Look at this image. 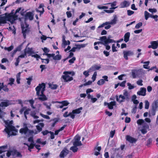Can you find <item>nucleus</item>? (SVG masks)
Segmentation results:
<instances>
[{
  "instance_id": "nucleus-22",
  "label": "nucleus",
  "mask_w": 158,
  "mask_h": 158,
  "mask_svg": "<svg viewBox=\"0 0 158 158\" xmlns=\"http://www.w3.org/2000/svg\"><path fill=\"white\" fill-rule=\"evenodd\" d=\"M57 102L60 103V104L57 106V107L60 108H62L64 106H67L69 103L67 102V101H64L63 102Z\"/></svg>"
},
{
  "instance_id": "nucleus-55",
  "label": "nucleus",
  "mask_w": 158,
  "mask_h": 158,
  "mask_svg": "<svg viewBox=\"0 0 158 158\" xmlns=\"http://www.w3.org/2000/svg\"><path fill=\"white\" fill-rule=\"evenodd\" d=\"M142 25V23H139L137 24L135 26V28L136 29H139L140 27Z\"/></svg>"
},
{
  "instance_id": "nucleus-21",
  "label": "nucleus",
  "mask_w": 158,
  "mask_h": 158,
  "mask_svg": "<svg viewBox=\"0 0 158 158\" xmlns=\"http://www.w3.org/2000/svg\"><path fill=\"white\" fill-rule=\"evenodd\" d=\"M146 89L144 88H141L140 90L137 92V94L139 95L144 96L146 95Z\"/></svg>"
},
{
  "instance_id": "nucleus-41",
  "label": "nucleus",
  "mask_w": 158,
  "mask_h": 158,
  "mask_svg": "<svg viewBox=\"0 0 158 158\" xmlns=\"http://www.w3.org/2000/svg\"><path fill=\"white\" fill-rule=\"evenodd\" d=\"M9 29L12 31V33L15 34L16 33L15 29L14 27V26L13 25L12 27L11 26L9 27Z\"/></svg>"
},
{
  "instance_id": "nucleus-10",
  "label": "nucleus",
  "mask_w": 158,
  "mask_h": 158,
  "mask_svg": "<svg viewBox=\"0 0 158 158\" xmlns=\"http://www.w3.org/2000/svg\"><path fill=\"white\" fill-rule=\"evenodd\" d=\"M80 137L79 135H76L73 140V145L77 146H80L82 145L81 141H80Z\"/></svg>"
},
{
  "instance_id": "nucleus-35",
  "label": "nucleus",
  "mask_w": 158,
  "mask_h": 158,
  "mask_svg": "<svg viewBox=\"0 0 158 158\" xmlns=\"http://www.w3.org/2000/svg\"><path fill=\"white\" fill-rule=\"evenodd\" d=\"M7 146H2L0 148V158H3V156H5L4 155H1V154L5 151L4 150H3V149L6 148Z\"/></svg>"
},
{
  "instance_id": "nucleus-29",
  "label": "nucleus",
  "mask_w": 158,
  "mask_h": 158,
  "mask_svg": "<svg viewBox=\"0 0 158 158\" xmlns=\"http://www.w3.org/2000/svg\"><path fill=\"white\" fill-rule=\"evenodd\" d=\"M44 125L43 123H40L36 126L38 131H36L38 133L42 130V128L44 127Z\"/></svg>"
},
{
  "instance_id": "nucleus-18",
  "label": "nucleus",
  "mask_w": 158,
  "mask_h": 158,
  "mask_svg": "<svg viewBox=\"0 0 158 158\" xmlns=\"http://www.w3.org/2000/svg\"><path fill=\"white\" fill-rule=\"evenodd\" d=\"M26 57V54L24 52V53L19 56L16 59V61L15 63V65L16 66H17L19 65V63L20 60V58H24Z\"/></svg>"
},
{
  "instance_id": "nucleus-36",
  "label": "nucleus",
  "mask_w": 158,
  "mask_h": 158,
  "mask_svg": "<svg viewBox=\"0 0 158 158\" xmlns=\"http://www.w3.org/2000/svg\"><path fill=\"white\" fill-rule=\"evenodd\" d=\"M92 71L90 68L88 70L83 72V74L85 76V77H87L89 75V73L92 72Z\"/></svg>"
},
{
  "instance_id": "nucleus-46",
  "label": "nucleus",
  "mask_w": 158,
  "mask_h": 158,
  "mask_svg": "<svg viewBox=\"0 0 158 158\" xmlns=\"http://www.w3.org/2000/svg\"><path fill=\"white\" fill-rule=\"evenodd\" d=\"M149 103L147 100L145 101V109H148L149 108Z\"/></svg>"
},
{
  "instance_id": "nucleus-23",
  "label": "nucleus",
  "mask_w": 158,
  "mask_h": 158,
  "mask_svg": "<svg viewBox=\"0 0 158 158\" xmlns=\"http://www.w3.org/2000/svg\"><path fill=\"white\" fill-rule=\"evenodd\" d=\"M69 151L66 148H64L60 152V157H64L66 156L68 153Z\"/></svg>"
},
{
  "instance_id": "nucleus-8",
  "label": "nucleus",
  "mask_w": 158,
  "mask_h": 158,
  "mask_svg": "<svg viewBox=\"0 0 158 158\" xmlns=\"http://www.w3.org/2000/svg\"><path fill=\"white\" fill-rule=\"evenodd\" d=\"M99 40H101L102 44L103 45H106L109 43H115V41L113 40L107 39L106 36H103L99 38Z\"/></svg>"
},
{
  "instance_id": "nucleus-64",
  "label": "nucleus",
  "mask_w": 158,
  "mask_h": 158,
  "mask_svg": "<svg viewBox=\"0 0 158 158\" xmlns=\"http://www.w3.org/2000/svg\"><path fill=\"white\" fill-rule=\"evenodd\" d=\"M127 15L129 16H130L134 14V11L130 10H128L127 11Z\"/></svg>"
},
{
  "instance_id": "nucleus-24",
  "label": "nucleus",
  "mask_w": 158,
  "mask_h": 158,
  "mask_svg": "<svg viewBox=\"0 0 158 158\" xmlns=\"http://www.w3.org/2000/svg\"><path fill=\"white\" fill-rule=\"evenodd\" d=\"M44 5L42 4H40L39 7L38 9L36 10V11L37 12L40 13V15L43 14L44 12V8H43Z\"/></svg>"
},
{
  "instance_id": "nucleus-28",
  "label": "nucleus",
  "mask_w": 158,
  "mask_h": 158,
  "mask_svg": "<svg viewBox=\"0 0 158 158\" xmlns=\"http://www.w3.org/2000/svg\"><path fill=\"white\" fill-rule=\"evenodd\" d=\"M129 3L127 1H124L122 2L120 4L121 8H125L129 6Z\"/></svg>"
},
{
  "instance_id": "nucleus-44",
  "label": "nucleus",
  "mask_w": 158,
  "mask_h": 158,
  "mask_svg": "<svg viewBox=\"0 0 158 158\" xmlns=\"http://www.w3.org/2000/svg\"><path fill=\"white\" fill-rule=\"evenodd\" d=\"M21 73L19 72L18 73L16 76V78H17V82L18 84H19L20 83V76Z\"/></svg>"
},
{
  "instance_id": "nucleus-3",
  "label": "nucleus",
  "mask_w": 158,
  "mask_h": 158,
  "mask_svg": "<svg viewBox=\"0 0 158 158\" xmlns=\"http://www.w3.org/2000/svg\"><path fill=\"white\" fill-rule=\"evenodd\" d=\"M31 126V125L27 123H24L23 124V128L19 130V132L22 135H27L28 134L30 135H33L37 134L38 132L36 130L32 131L29 130L28 127Z\"/></svg>"
},
{
  "instance_id": "nucleus-49",
  "label": "nucleus",
  "mask_w": 158,
  "mask_h": 158,
  "mask_svg": "<svg viewBox=\"0 0 158 158\" xmlns=\"http://www.w3.org/2000/svg\"><path fill=\"white\" fill-rule=\"evenodd\" d=\"M13 48H14L13 46L11 45V46H10V47H8V48L5 47L4 49L5 50H7L9 52V51H11L13 49Z\"/></svg>"
},
{
  "instance_id": "nucleus-19",
  "label": "nucleus",
  "mask_w": 158,
  "mask_h": 158,
  "mask_svg": "<svg viewBox=\"0 0 158 158\" xmlns=\"http://www.w3.org/2000/svg\"><path fill=\"white\" fill-rule=\"evenodd\" d=\"M34 14L33 12H28L25 15V18L26 19H29L30 20H32L33 19Z\"/></svg>"
},
{
  "instance_id": "nucleus-37",
  "label": "nucleus",
  "mask_w": 158,
  "mask_h": 158,
  "mask_svg": "<svg viewBox=\"0 0 158 158\" xmlns=\"http://www.w3.org/2000/svg\"><path fill=\"white\" fill-rule=\"evenodd\" d=\"M150 63V61H148L146 62H145L144 63H143L144 64H145L143 65V67L145 69H149V66H148V65Z\"/></svg>"
},
{
  "instance_id": "nucleus-58",
  "label": "nucleus",
  "mask_w": 158,
  "mask_h": 158,
  "mask_svg": "<svg viewBox=\"0 0 158 158\" xmlns=\"http://www.w3.org/2000/svg\"><path fill=\"white\" fill-rule=\"evenodd\" d=\"M71 113H70L69 114H68V112H65L63 114V116L64 117H67L69 116H70L71 117V115L70 114Z\"/></svg>"
},
{
  "instance_id": "nucleus-40",
  "label": "nucleus",
  "mask_w": 158,
  "mask_h": 158,
  "mask_svg": "<svg viewBox=\"0 0 158 158\" xmlns=\"http://www.w3.org/2000/svg\"><path fill=\"white\" fill-rule=\"evenodd\" d=\"M77 146L76 145H73L70 148V150L72 151L73 152H76L78 150Z\"/></svg>"
},
{
  "instance_id": "nucleus-53",
  "label": "nucleus",
  "mask_w": 158,
  "mask_h": 158,
  "mask_svg": "<svg viewBox=\"0 0 158 158\" xmlns=\"http://www.w3.org/2000/svg\"><path fill=\"white\" fill-rule=\"evenodd\" d=\"M116 47L115 46V44H113L112 46V49L113 52L117 51V50L116 49Z\"/></svg>"
},
{
  "instance_id": "nucleus-31",
  "label": "nucleus",
  "mask_w": 158,
  "mask_h": 158,
  "mask_svg": "<svg viewBox=\"0 0 158 158\" xmlns=\"http://www.w3.org/2000/svg\"><path fill=\"white\" fill-rule=\"evenodd\" d=\"M130 35V34L129 32H127L124 35V41L125 42L127 43L129 40V38Z\"/></svg>"
},
{
  "instance_id": "nucleus-17",
  "label": "nucleus",
  "mask_w": 158,
  "mask_h": 158,
  "mask_svg": "<svg viewBox=\"0 0 158 158\" xmlns=\"http://www.w3.org/2000/svg\"><path fill=\"white\" fill-rule=\"evenodd\" d=\"M124 57L126 60H128V56L132 55L133 54V52L131 51H124L123 52Z\"/></svg>"
},
{
  "instance_id": "nucleus-4",
  "label": "nucleus",
  "mask_w": 158,
  "mask_h": 158,
  "mask_svg": "<svg viewBox=\"0 0 158 158\" xmlns=\"http://www.w3.org/2000/svg\"><path fill=\"white\" fill-rule=\"evenodd\" d=\"M137 123L138 125H142V128L139 127L140 131L142 134H146L147 132V129L149 128V126L145 122L144 120L143 119H139L137 121Z\"/></svg>"
},
{
  "instance_id": "nucleus-15",
  "label": "nucleus",
  "mask_w": 158,
  "mask_h": 158,
  "mask_svg": "<svg viewBox=\"0 0 158 158\" xmlns=\"http://www.w3.org/2000/svg\"><path fill=\"white\" fill-rule=\"evenodd\" d=\"M82 109V107H80L78 109L73 110L72 111L71 113L70 114L71 115V118L73 119L75 118V114H79L81 112V110Z\"/></svg>"
},
{
  "instance_id": "nucleus-48",
  "label": "nucleus",
  "mask_w": 158,
  "mask_h": 158,
  "mask_svg": "<svg viewBox=\"0 0 158 158\" xmlns=\"http://www.w3.org/2000/svg\"><path fill=\"white\" fill-rule=\"evenodd\" d=\"M30 111V110L29 109H27L25 110L24 112V116L26 119H27V116L26 115L28 114L29 113V111Z\"/></svg>"
},
{
  "instance_id": "nucleus-16",
  "label": "nucleus",
  "mask_w": 158,
  "mask_h": 158,
  "mask_svg": "<svg viewBox=\"0 0 158 158\" xmlns=\"http://www.w3.org/2000/svg\"><path fill=\"white\" fill-rule=\"evenodd\" d=\"M85 44L76 45L75 47L73 48L70 51L75 52L76 50H79L81 48L85 47Z\"/></svg>"
},
{
  "instance_id": "nucleus-60",
  "label": "nucleus",
  "mask_w": 158,
  "mask_h": 158,
  "mask_svg": "<svg viewBox=\"0 0 158 158\" xmlns=\"http://www.w3.org/2000/svg\"><path fill=\"white\" fill-rule=\"evenodd\" d=\"M49 134L50 135V138L51 139H53L54 138V134L53 132L51 131H49Z\"/></svg>"
},
{
  "instance_id": "nucleus-63",
  "label": "nucleus",
  "mask_w": 158,
  "mask_h": 158,
  "mask_svg": "<svg viewBox=\"0 0 158 158\" xmlns=\"http://www.w3.org/2000/svg\"><path fill=\"white\" fill-rule=\"evenodd\" d=\"M127 84L128 86V89H133L134 88V87L133 85H132L130 83H127Z\"/></svg>"
},
{
  "instance_id": "nucleus-56",
  "label": "nucleus",
  "mask_w": 158,
  "mask_h": 158,
  "mask_svg": "<svg viewBox=\"0 0 158 158\" xmlns=\"http://www.w3.org/2000/svg\"><path fill=\"white\" fill-rule=\"evenodd\" d=\"M29 102L30 103V104H31V107L33 108H35V107L33 105V104L34 103V100H29Z\"/></svg>"
},
{
  "instance_id": "nucleus-7",
  "label": "nucleus",
  "mask_w": 158,
  "mask_h": 158,
  "mask_svg": "<svg viewBox=\"0 0 158 158\" xmlns=\"http://www.w3.org/2000/svg\"><path fill=\"white\" fill-rule=\"evenodd\" d=\"M45 85L44 83H42L41 84H39L35 88L37 95H39L40 93H41V94H43L45 90Z\"/></svg>"
},
{
  "instance_id": "nucleus-13",
  "label": "nucleus",
  "mask_w": 158,
  "mask_h": 158,
  "mask_svg": "<svg viewBox=\"0 0 158 158\" xmlns=\"http://www.w3.org/2000/svg\"><path fill=\"white\" fill-rule=\"evenodd\" d=\"M26 25V27H24L23 25H21L22 32L24 38H26L27 34L28 33L29 31V29L28 27V26H27V25Z\"/></svg>"
},
{
  "instance_id": "nucleus-27",
  "label": "nucleus",
  "mask_w": 158,
  "mask_h": 158,
  "mask_svg": "<svg viewBox=\"0 0 158 158\" xmlns=\"http://www.w3.org/2000/svg\"><path fill=\"white\" fill-rule=\"evenodd\" d=\"M117 17L116 16H115L114 18V19L111 21L106 22V25H114L116 24L117 21Z\"/></svg>"
},
{
  "instance_id": "nucleus-1",
  "label": "nucleus",
  "mask_w": 158,
  "mask_h": 158,
  "mask_svg": "<svg viewBox=\"0 0 158 158\" xmlns=\"http://www.w3.org/2000/svg\"><path fill=\"white\" fill-rule=\"evenodd\" d=\"M20 13L22 15H24L23 9L20 7L16 10L15 13L14 14L12 13L8 14L6 13L0 16V24L5 23L9 22L12 24L17 20L18 18V13Z\"/></svg>"
},
{
  "instance_id": "nucleus-38",
  "label": "nucleus",
  "mask_w": 158,
  "mask_h": 158,
  "mask_svg": "<svg viewBox=\"0 0 158 158\" xmlns=\"http://www.w3.org/2000/svg\"><path fill=\"white\" fill-rule=\"evenodd\" d=\"M70 43V42L69 40L63 42H62V47L63 48H65L67 45H69Z\"/></svg>"
},
{
  "instance_id": "nucleus-59",
  "label": "nucleus",
  "mask_w": 158,
  "mask_h": 158,
  "mask_svg": "<svg viewBox=\"0 0 158 158\" xmlns=\"http://www.w3.org/2000/svg\"><path fill=\"white\" fill-rule=\"evenodd\" d=\"M31 115L34 118H38V117L35 115V112H31Z\"/></svg>"
},
{
  "instance_id": "nucleus-39",
  "label": "nucleus",
  "mask_w": 158,
  "mask_h": 158,
  "mask_svg": "<svg viewBox=\"0 0 158 158\" xmlns=\"http://www.w3.org/2000/svg\"><path fill=\"white\" fill-rule=\"evenodd\" d=\"M106 5H109V4H111V7L110 8V9H115L117 7H114L113 6H115L116 5V2H113L112 3H108L107 4H106Z\"/></svg>"
},
{
  "instance_id": "nucleus-52",
  "label": "nucleus",
  "mask_w": 158,
  "mask_h": 158,
  "mask_svg": "<svg viewBox=\"0 0 158 158\" xmlns=\"http://www.w3.org/2000/svg\"><path fill=\"white\" fill-rule=\"evenodd\" d=\"M43 51L44 52V53L43 54V55H46V54H48L47 53L49 52V50L47 48H44L43 49Z\"/></svg>"
},
{
  "instance_id": "nucleus-12",
  "label": "nucleus",
  "mask_w": 158,
  "mask_h": 158,
  "mask_svg": "<svg viewBox=\"0 0 158 158\" xmlns=\"http://www.w3.org/2000/svg\"><path fill=\"white\" fill-rule=\"evenodd\" d=\"M46 55L49 58L52 57L54 60H60L61 58V56L59 54L56 56H55L54 54H46Z\"/></svg>"
},
{
  "instance_id": "nucleus-20",
  "label": "nucleus",
  "mask_w": 158,
  "mask_h": 158,
  "mask_svg": "<svg viewBox=\"0 0 158 158\" xmlns=\"http://www.w3.org/2000/svg\"><path fill=\"white\" fill-rule=\"evenodd\" d=\"M116 100L119 102H124L126 98V97L122 95H120L119 96H116Z\"/></svg>"
},
{
  "instance_id": "nucleus-32",
  "label": "nucleus",
  "mask_w": 158,
  "mask_h": 158,
  "mask_svg": "<svg viewBox=\"0 0 158 158\" xmlns=\"http://www.w3.org/2000/svg\"><path fill=\"white\" fill-rule=\"evenodd\" d=\"M152 110L156 111L158 107V100L154 101L152 105Z\"/></svg>"
},
{
  "instance_id": "nucleus-61",
  "label": "nucleus",
  "mask_w": 158,
  "mask_h": 158,
  "mask_svg": "<svg viewBox=\"0 0 158 158\" xmlns=\"http://www.w3.org/2000/svg\"><path fill=\"white\" fill-rule=\"evenodd\" d=\"M53 121L54 122L52 123V127H54L55 125V124L58 121V119L57 118H55L53 119Z\"/></svg>"
},
{
  "instance_id": "nucleus-5",
  "label": "nucleus",
  "mask_w": 158,
  "mask_h": 158,
  "mask_svg": "<svg viewBox=\"0 0 158 158\" xmlns=\"http://www.w3.org/2000/svg\"><path fill=\"white\" fill-rule=\"evenodd\" d=\"M63 74L61 78L64 80V82H67L73 80L72 76L74 75V73L72 72L64 71Z\"/></svg>"
},
{
  "instance_id": "nucleus-62",
  "label": "nucleus",
  "mask_w": 158,
  "mask_h": 158,
  "mask_svg": "<svg viewBox=\"0 0 158 158\" xmlns=\"http://www.w3.org/2000/svg\"><path fill=\"white\" fill-rule=\"evenodd\" d=\"M126 82V81H122L121 83H119V85L122 87H124L125 85V84Z\"/></svg>"
},
{
  "instance_id": "nucleus-42",
  "label": "nucleus",
  "mask_w": 158,
  "mask_h": 158,
  "mask_svg": "<svg viewBox=\"0 0 158 158\" xmlns=\"http://www.w3.org/2000/svg\"><path fill=\"white\" fill-rule=\"evenodd\" d=\"M150 13L146 11H144V15L146 20H147L149 17Z\"/></svg>"
},
{
  "instance_id": "nucleus-57",
  "label": "nucleus",
  "mask_w": 158,
  "mask_h": 158,
  "mask_svg": "<svg viewBox=\"0 0 158 158\" xmlns=\"http://www.w3.org/2000/svg\"><path fill=\"white\" fill-rule=\"evenodd\" d=\"M40 115L42 117H43V118H46L47 119H50L49 117L47 115L44 114L42 113L40 114Z\"/></svg>"
},
{
  "instance_id": "nucleus-45",
  "label": "nucleus",
  "mask_w": 158,
  "mask_h": 158,
  "mask_svg": "<svg viewBox=\"0 0 158 158\" xmlns=\"http://www.w3.org/2000/svg\"><path fill=\"white\" fill-rule=\"evenodd\" d=\"M97 8L99 9H107L108 7L106 6H102L101 5H98L97 6Z\"/></svg>"
},
{
  "instance_id": "nucleus-2",
  "label": "nucleus",
  "mask_w": 158,
  "mask_h": 158,
  "mask_svg": "<svg viewBox=\"0 0 158 158\" xmlns=\"http://www.w3.org/2000/svg\"><path fill=\"white\" fill-rule=\"evenodd\" d=\"M4 121L6 124V128L4 131L8 134L9 136L12 135H16L18 131L16 129L15 127L12 125L13 121L7 120V121L4 120Z\"/></svg>"
},
{
  "instance_id": "nucleus-47",
  "label": "nucleus",
  "mask_w": 158,
  "mask_h": 158,
  "mask_svg": "<svg viewBox=\"0 0 158 158\" xmlns=\"http://www.w3.org/2000/svg\"><path fill=\"white\" fill-rule=\"evenodd\" d=\"M6 2L7 0H0V3H1L0 6L2 7L4 5Z\"/></svg>"
},
{
  "instance_id": "nucleus-33",
  "label": "nucleus",
  "mask_w": 158,
  "mask_h": 158,
  "mask_svg": "<svg viewBox=\"0 0 158 158\" xmlns=\"http://www.w3.org/2000/svg\"><path fill=\"white\" fill-rule=\"evenodd\" d=\"M39 96L38 99L41 101H45L47 100V98L46 96L44 94V93L43 94H41L40 93V95H37Z\"/></svg>"
},
{
  "instance_id": "nucleus-9",
  "label": "nucleus",
  "mask_w": 158,
  "mask_h": 158,
  "mask_svg": "<svg viewBox=\"0 0 158 158\" xmlns=\"http://www.w3.org/2000/svg\"><path fill=\"white\" fill-rule=\"evenodd\" d=\"M11 155L18 157L21 156L20 153L15 150H10L7 151L6 154L7 157H9Z\"/></svg>"
},
{
  "instance_id": "nucleus-50",
  "label": "nucleus",
  "mask_w": 158,
  "mask_h": 158,
  "mask_svg": "<svg viewBox=\"0 0 158 158\" xmlns=\"http://www.w3.org/2000/svg\"><path fill=\"white\" fill-rule=\"evenodd\" d=\"M97 75V72H94L92 77L93 81H94L95 80Z\"/></svg>"
},
{
  "instance_id": "nucleus-54",
  "label": "nucleus",
  "mask_w": 158,
  "mask_h": 158,
  "mask_svg": "<svg viewBox=\"0 0 158 158\" xmlns=\"http://www.w3.org/2000/svg\"><path fill=\"white\" fill-rule=\"evenodd\" d=\"M148 10L149 12L152 13H156L157 11V10L155 8H150L148 9Z\"/></svg>"
},
{
  "instance_id": "nucleus-51",
  "label": "nucleus",
  "mask_w": 158,
  "mask_h": 158,
  "mask_svg": "<svg viewBox=\"0 0 158 158\" xmlns=\"http://www.w3.org/2000/svg\"><path fill=\"white\" fill-rule=\"evenodd\" d=\"M15 81L14 79L12 78H10L9 79V82L8 83V84L11 85L13 84L14 82Z\"/></svg>"
},
{
  "instance_id": "nucleus-26",
  "label": "nucleus",
  "mask_w": 158,
  "mask_h": 158,
  "mask_svg": "<svg viewBox=\"0 0 158 158\" xmlns=\"http://www.w3.org/2000/svg\"><path fill=\"white\" fill-rule=\"evenodd\" d=\"M25 53L27 54H29V56L31 55L33 53V52L32 49L30 48H26L24 50Z\"/></svg>"
},
{
  "instance_id": "nucleus-11",
  "label": "nucleus",
  "mask_w": 158,
  "mask_h": 158,
  "mask_svg": "<svg viewBox=\"0 0 158 158\" xmlns=\"http://www.w3.org/2000/svg\"><path fill=\"white\" fill-rule=\"evenodd\" d=\"M135 71H138L139 72V75H143L147 73L146 71L142 69H134L132 70L131 73L132 77L133 78H135V75L134 72Z\"/></svg>"
},
{
  "instance_id": "nucleus-14",
  "label": "nucleus",
  "mask_w": 158,
  "mask_h": 158,
  "mask_svg": "<svg viewBox=\"0 0 158 158\" xmlns=\"http://www.w3.org/2000/svg\"><path fill=\"white\" fill-rule=\"evenodd\" d=\"M151 45L148 46V48H152L155 49H156L158 47V41H154L151 42Z\"/></svg>"
},
{
  "instance_id": "nucleus-30",
  "label": "nucleus",
  "mask_w": 158,
  "mask_h": 158,
  "mask_svg": "<svg viewBox=\"0 0 158 158\" xmlns=\"http://www.w3.org/2000/svg\"><path fill=\"white\" fill-rule=\"evenodd\" d=\"M126 139L127 141L131 143H133L136 141L135 139L129 135L126 136Z\"/></svg>"
},
{
  "instance_id": "nucleus-25",
  "label": "nucleus",
  "mask_w": 158,
  "mask_h": 158,
  "mask_svg": "<svg viewBox=\"0 0 158 158\" xmlns=\"http://www.w3.org/2000/svg\"><path fill=\"white\" fill-rule=\"evenodd\" d=\"M105 105H107L108 107L110 109H113V106L116 105V102H111L110 103H104Z\"/></svg>"
},
{
  "instance_id": "nucleus-6",
  "label": "nucleus",
  "mask_w": 158,
  "mask_h": 158,
  "mask_svg": "<svg viewBox=\"0 0 158 158\" xmlns=\"http://www.w3.org/2000/svg\"><path fill=\"white\" fill-rule=\"evenodd\" d=\"M24 145H27L28 147V150L31 151V149H33L34 146L38 150H40V149L39 148L40 146L39 145H35L34 142L33 141V138L31 137L28 139L27 143H24Z\"/></svg>"
},
{
  "instance_id": "nucleus-43",
  "label": "nucleus",
  "mask_w": 158,
  "mask_h": 158,
  "mask_svg": "<svg viewBox=\"0 0 158 158\" xmlns=\"http://www.w3.org/2000/svg\"><path fill=\"white\" fill-rule=\"evenodd\" d=\"M105 82L104 80L103 79H101L97 82V84L99 85H101L103 84Z\"/></svg>"
},
{
  "instance_id": "nucleus-34",
  "label": "nucleus",
  "mask_w": 158,
  "mask_h": 158,
  "mask_svg": "<svg viewBox=\"0 0 158 158\" xmlns=\"http://www.w3.org/2000/svg\"><path fill=\"white\" fill-rule=\"evenodd\" d=\"M101 68L100 66L97 65H95L90 68L92 71H94L96 70H98Z\"/></svg>"
}]
</instances>
